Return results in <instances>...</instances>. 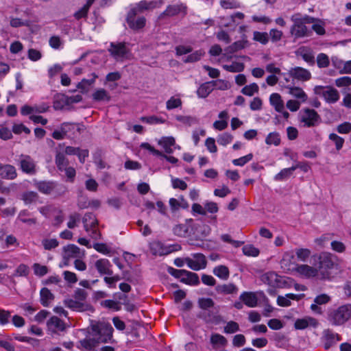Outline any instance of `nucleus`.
<instances>
[{
	"label": "nucleus",
	"instance_id": "nucleus-11",
	"mask_svg": "<svg viewBox=\"0 0 351 351\" xmlns=\"http://www.w3.org/2000/svg\"><path fill=\"white\" fill-rule=\"evenodd\" d=\"M186 265L194 271H199L206 268L207 261L205 256L201 253L192 254V258H186Z\"/></svg>",
	"mask_w": 351,
	"mask_h": 351
},
{
	"label": "nucleus",
	"instance_id": "nucleus-32",
	"mask_svg": "<svg viewBox=\"0 0 351 351\" xmlns=\"http://www.w3.org/2000/svg\"><path fill=\"white\" fill-rule=\"evenodd\" d=\"M181 282L192 286H197L199 284L198 275L187 270H184Z\"/></svg>",
	"mask_w": 351,
	"mask_h": 351
},
{
	"label": "nucleus",
	"instance_id": "nucleus-9",
	"mask_svg": "<svg viewBox=\"0 0 351 351\" xmlns=\"http://www.w3.org/2000/svg\"><path fill=\"white\" fill-rule=\"evenodd\" d=\"M163 2L161 0H152V1H141L130 8V10L134 11L135 13H143L145 11H151L156 8H159L162 6Z\"/></svg>",
	"mask_w": 351,
	"mask_h": 351
},
{
	"label": "nucleus",
	"instance_id": "nucleus-6",
	"mask_svg": "<svg viewBox=\"0 0 351 351\" xmlns=\"http://www.w3.org/2000/svg\"><path fill=\"white\" fill-rule=\"evenodd\" d=\"M111 56L119 61L131 59L132 55L130 45L125 43H119L117 44L111 43Z\"/></svg>",
	"mask_w": 351,
	"mask_h": 351
},
{
	"label": "nucleus",
	"instance_id": "nucleus-52",
	"mask_svg": "<svg viewBox=\"0 0 351 351\" xmlns=\"http://www.w3.org/2000/svg\"><path fill=\"white\" fill-rule=\"evenodd\" d=\"M34 273L36 276L42 277L46 275L48 271V267L45 265H42L39 263H34L32 266Z\"/></svg>",
	"mask_w": 351,
	"mask_h": 351
},
{
	"label": "nucleus",
	"instance_id": "nucleus-15",
	"mask_svg": "<svg viewBox=\"0 0 351 351\" xmlns=\"http://www.w3.org/2000/svg\"><path fill=\"white\" fill-rule=\"evenodd\" d=\"M48 330L54 334H58L66 330L64 322L56 316H52L47 322Z\"/></svg>",
	"mask_w": 351,
	"mask_h": 351
},
{
	"label": "nucleus",
	"instance_id": "nucleus-43",
	"mask_svg": "<svg viewBox=\"0 0 351 351\" xmlns=\"http://www.w3.org/2000/svg\"><path fill=\"white\" fill-rule=\"evenodd\" d=\"M139 120L143 122L147 123L149 125H157L162 124L165 122V120L162 118L158 117L156 116H148V117H141Z\"/></svg>",
	"mask_w": 351,
	"mask_h": 351
},
{
	"label": "nucleus",
	"instance_id": "nucleus-35",
	"mask_svg": "<svg viewBox=\"0 0 351 351\" xmlns=\"http://www.w3.org/2000/svg\"><path fill=\"white\" fill-rule=\"evenodd\" d=\"M55 162L58 169L60 171H63V169H65L69 165L68 159L66 158L64 154L62 152L56 153Z\"/></svg>",
	"mask_w": 351,
	"mask_h": 351
},
{
	"label": "nucleus",
	"instance_id": "nucleus-25",
	"mask_svg": "<svg viewBox=\"0 0 351 351\" xmlns=\"http://www.w3.org/2000/svg\"><path fill=\"white\" fill-rule=\"evenodd\" d=\"M150 251L154 255L162 256L168 254L171 251L165 247L162 243L158 241H154L149 243Z\"/></svg>",
	"mask_w": 351,
	"mask_h": 351
},
{
	"label": "nucleus",
	"instance_id": "nucleus-12",
	"mask_svg": "<svg viewBox=\"0 0 351 351\" xmlns=\"http://www.w3.org/2000/svg\"><path fill=\"white\" fill-rule=\"evenodd\" d=\"M137 14H138L135 13L134 11L129 10L127 15L126 20L128 26L134 30L141 29L145 25V18L143 16L136 18Z\"/></svg>",
	"mask_w": 351,
	"mask_h": 351
},
{
	"label": "nucleus",
	"instance_id": "nucleus-2",
	"mask_svg": "<svg viewBox=\"0 0 351 351\" xmlns=\"http://www.w3.org/2000/svg\"><path fill=\"white\" fill-rule=\"evenodd\" d=\"M291 20L293 22V25L291 27L290 33L294 39L311 36V31L307 28L306 24L313 23V18L308 16H302L300 14H295L291 16Z\"/></svg>",
	"mask_w": 351,
	"mask_h": 351
},
{
	"label": "nucleus",
	"instance_id": "nucleus-42",
	"mask_svg": "<svg viewBox=\"0 0 351 351\" xmlns=\"http://www.w3.org/2000/svg\"><path fill=\"white\" fill-rule=\"evenodd\" d=\"M293 171L294 168L292 167L289 168H285L274 176V180L276 181H283L287 180L292 175Z\"/></svg>",
	"mask_w": 351,
	"mask_h": 351
},
{
	"label": "nucleus",
	"instance_id": "nucleus-33",
	"mask_svg": "<svg viewBox=\"0 0 351 351\" xmlns=\"http://www.w3.org/2000/svg\"><path fill=\"white\" fill-rule=\"evenodd\" d=\"M53 299L54 296L49 289L46 287L41 289L40 291V302L43 306H49Z\"/></svg>",
	"mask_w": 351,
	"mask_h": 351
},
{
	"label": "nucleus",
	"instance_id": "nucleus-37",
	"mask_svg": "<svg viewBox=\"0 0 351 351\" xmlns=\"http://www.w3.org/2000/svg\"><path fill=\"white\" fill-rule=\"evenodd\" d=\"M223 69L231 73H239L243 71L245 65L241 62H232L231 64H223Z\"/></svg>",
	"mask_w": 351,
	"mask_h": 351
},
{
	"label": "nucleus",
	"instance_id": "nucleus-30",
	"mask_svg": "<svg viewBox=\"0 0 351 351\" xmlns=\"http://www.w3.org/2000/svg\"><path fill=\"white\" fill-rule=\"evenodd\" d=\"M250 46V43L246 35L241 36L240 40L236 41L227 48L230 53H234Z\"/></svg>",
	"mask_w": 351,
	"mask_h": 351
},
{
	"label": "nucleus",
	"instance_id": "nucleus-4",
	"mask_svg": "<svg viewBox=\"0 0 351 351\" xmlns=\"http://www.w3.org/2000/svg\"><path fill=\"white\" fill-rule=\"evenodd\" d=\"M318 267H317L319 279L331 280L334 277L332 270L335 266L333 256L328 252H322L318 257Z\"/></svg>",
	"mask_w": 351,
	"mask_h": 351
},
{
	"label": "nucleus",
	"instance_id": "nucleus-45",
	"mask_svg": "<svg viewBox=\"0 0 351 351\" xmlns=\"http://www.w3.org/2000/svg\"><path fill=\"white\" fill-rule=\"evenodd\" d=\"M258 91L259 87L256 83H252L249 85L245 86L241 90V93L243 95L249 97L253 96L255 93H258Z\"/></svg>",
	"mask_w": 351,
	"mask_h": 351
},
{
	"label": "nucleus",
	"instance_id": "nucleus-16",
	"mask_svg": "<svg viewBox=\"0 0 351 351\" xmlns=\"http://www.w3.org/2000/svg\"><path fill=\"white\" fill-rule=\"evenodd\" d=\"M295 271L302 277L305 278H311L317 277L319 279V274L317 269L312 266L302 264L298 265L295 267Z\"/></svg>",
	"mask_w": 351,
	"mask_h": 351
},
{
	"label": "nucleus",
	"instance_id": "nucleus-26",
	"mask_svg": "<svg viewBox=\"0 0 351 351\" xmlns=\"http://www.w3.org/2000/svg\"><path fill=\"white\" fill-rule=\"evenodd\" d=\"M269 104L278 112L285 110V103L279 93H272L269 96Z\"/></svg>",
	"mask_w": 351,
	"mask_h": 351
},
{
	"label": "nucleus",
	"instance_id": "nucleus-22",
	"mask_svg": "<svg viewBox=\"0 0 351 351\" xmlns=\"http://www.w3.org/2000/svg\"><path fill=\"white\" fill-rule=\"evenodd\" d=\"M319 324L318 321L312 317H305L302 319H298L294 324V326L298 330H303L308 326L316 328Z\"/></svg>",
	"mask_w": 351,
	"mask_h": 351
},
{
	"label": "nucleus",
	"instance_id": "nucleus-7",
	"mask_svg": "<svg viewBox=\"0 0 351 351\" xmlns=\"http://www.w3.org/2000/svg\"><path fill=\"white\" fill-rule=\"evenodd\" d=\"M313 90L315 94L322 95L327 103L334 104L339 99L338 90L332 87L316 86Z\"/></svg>",
	"mask_w": 351,
	"mask_h": 351
},
{
	"label": "nucleus",
	"instance_id": "nucleus-63",
	"mask_svg": "<svg viewBox=\"0 0 351 351\" xmlns=\"http://www.w3.org/2000/svg\"><path fill=\"white\" fill-rule=\"evenodd\" d=\"M329 58L325 53H319L317 57V64L319 68H325L329 65Z\"/></svg>",
	"mask_w": 351,
	"mask_h": 351
},
{
	"label": "nucleus",
	"instance_id": "nucleus-58",
	"mask_svg": "<svg viewBox=\"0 0 351 351\" xmlns=\"http://www.w3.org/2000/svg\"><path fill=\"white\" fill-rule=\"evenodd\" d=\"M42 244L46 250H51L58 246L59 242L56 239H45Z\"/></svg>",
	"mask_w": 351,
	"mask_h": 351
},
{
	"label": "nucleus",
	"instance_id": "nucleus-46",
	"mask_svg": "<svg viewBox=\"0 0 351 351\" xmlns=\"http://www.w3.org/2000/svg\"><path fill=\"white\" fill-rule=\"evenodd\" d=\"M295 255L298 261L306 262L311 256V251L307 248L295 249Z\"/></svg>",
	"mask_w": 351,
	"mask_h": 351
},
{
	"label": "nucleus",
	"instance_id": "nucleus-14",
	"mask_svg": "<svg viewBox=\"0 0 351 351\" xmlns=\"http://www.w3.org/2000/svg\"><path fill=\"white\" fill-rule=\"evenodd\" d=\"M186 13V7L182 3H175L169 5L166 10L162 12L159 16L160 19L165 16H174L177 15H185Z\"/></svg>",
	"mask_w": 351,
	"mask_h": 351
},
{
	"label": "nucleus",
	"instance_id": "nucleus-20",
	"mask_svg": "<svg viewBox=\"0 0 351 351\" xmlns=\"http://www.w3.org/2000/svg\"><path fill=\"white\" fill-rule=\"evenodd\" d=\"M304 297V294L287 293L285 296L278 295L277 298V304L280 306L287 307L291 306V300L299 301Z\"/></svg>",
	"mask_w": 351,
	"mask_h": 351
},
{
	"label": "nucleus",
	"instance_id": "nucleus-59",
	"mask_svg": "<svg viewBox=\"0 0 351 351\" xmlns=\"http://www.w3.org/2000/svg\"><path fill=\"white\" fill-rule=\"evenodd\" d=\"M269 36L271 40L272 43H276L280 41L283 36V33L282 31L278 30V29L274 28L271 29L268 33V36Z\"/></svg>",
	"mask_w": 351,
	"mask_h": 351
},
{
	"label": "nucleus",
	"instance_id": "nucleus-61",
	"mask_svg": "<svg viewBox=\"0 0 351 351\" xmlns=\"http://www.w3.org/2000/svg\"><path fill=\"white\" fill-rule=\"evenodd\" d=\"M213 84V87L216 88L217 89L225 90H228L230 88V84L228 82L223 80H217L210 81Z\"/></svg>",
	"mask_w": 351,
	"mask_h": 351
},
{
	"label": "nucleus",
	"instance_id": "nucleus-23",
	"mask_svg": "<svg viewBox=\"0 0 351 351\" xmlns=\"http://www.w3.org/2000/svg\"><path fill=\"white\" fill-rule=\"evenodd\" d=\"M239 299L250 308L256 307L258 304V298L254 292L244 291L240 295Z\"/></svg>",
	"mask_w": 351,
	"mask_h": 351
},
{
	"label": "nucleus",
	"instance_id": "nucleus-38",
	"mask_svg": "<svg viewBox=\"0 0 351 351\" xmlns=\"http://www.w3.org/2000/svg\"><path fill=\"white\" fill-rule=\"evenodd\" d=\"M213 274L222 280H227L230 276L228 268L225 265H219L213 269Z\"/></svg>",
	"mask_w": 351,
	"mask_h": 351
},
{
	"label": "nucleus",
	"instance_id": "nucleus-10",
	"mask_svg": "<svg viewBox=\"0 0 351 351\" xmlns=\"http://www.w3.org/2000/svg\"><path fill=\"white\" fill-rule=\"evenodd\" d=\"M319 115L313 109L305 108L300 113V120L306 127L316 125L319 123Z\"/></svg>",
	"mask_w": 351,
	"mask_h": 351
},
{
	"label": "nucleus",
	"instance_id": "nucleus-41",
	"mask_svg": "<svg viewBox=\"0 0 351 351\" xmlns=\"http://www.w3.org/2000/svg\"><path fill=\"white\" fill-rule=\"evenodd\" d=\"M210 343L213 347L225 346L227 344V339L223 335L215 333L211 335Z\"/></svg>",
	"mask_w": 351,
	"mask_h": 351
},
{
	"label": "nucleus",
	"instance_id": "nucleus-64",
	"mask_svg": "<svg viewBox=\"0 0 351 351\" xmlns=\"http://www.w3.org/2000/svg\"><path fill=\"white\" fill-rule=\"evenodd\" d=\"M331 300V298L326 293H322L317 295L313 302L318 304L319 305H324L329 303Z\"/></svg>",
	"mask_w": 351,
	"mask_h": 351
},
{
	"label": "nucleus",
	"instance_id": "nucleus-53",
	"mask_svg": "<svg viewBox=\"0 0 351 351\" xmlns=\"http://www.w3.org/2000/svg\"><path fill=\"white\" fill-rule=\"evenodd\" d=\"M220 5L224 9H236L241 7L237 0H220Z\"/></svg>",
	"mask_w": 351,
	"mask_h": 351
},
{
	"label": "nucleus",
	"instance_id": "nucleus-24",
	"mask_svg": "<svg viewBox=\"0 0 351 351\" xmlns=\"http://www.w3.org/2000/svg\"><path fill=\"white\" fill-rule=\"evenodd\" d=\"M286 87L288 89V93L295 98L296 100L302 103L307 101L308 95L302 88L291 86H287Z\"/></svg>",
	"mask_w": 351,
	"mask_h": 351
},
{
	"label": "nucleus",
	"instance_id": "nucleus-8",
	"mask_svg": "<svg viewBox=\"0 0 351 351\" xmlns=\"http://www.w3.org/2000/svg\"><path fill=\"white\" fill-rule=\"evenodd\" d=\"M16 165L26 174L34 175L36 173V162L29 155L21 154L16 160Z\"/></svg>",
	"mask_w": 351,
	"mask_h": 351
},
{
	"label": "nucleus",
	"instance_id": "nucleus-18",
	"mask_svg": "<svg viewBox=\"0 0 351 351\" xmlns=\"http://www.w3.org/2000/svg\"><path fill=\"white\" fill-rule=\"evenodd\" d=\"M322 340L325 349H329L333 345L340 341L339 335L330 329L324 330Z\"/></svg>",
	"mask_w": 351,
	"mask_h": 351
},
{
	"label": "nucleus",
	"instance_id": "nucleus-56",
	"mask_svg": "<svg viewBox=\"0 0 351 351\" xmlns=\"http://www.w3.org/2000/svg\"><path fill=\"white\" fill-rule=\"evenodd\" d=\"M239 330V325L234 321L228 322L224 326L223 331L226 334H232Z\"/></svg>",
	"mask_w": 351,
	"mask_h": 351
},
{
	"label": "nucleus",
	"instance_id": "nucleus-49",
	"mask_svg": "<svg viewBox=\"0 0 351 351\" xmlns=\"http://www.w3.org/2000/svg\"><path fill=\"white\" fill-rule=\"evenodd\" d=\"M176 235L180 237H186L189 232V226L187 224H178L173 229Z\"/></svg>",
	"mask_w": 351,
	"mask_h": 351
},
{
	"label": "nucleus",
	"instance_id": "nucleus-40",
	"mask_svg": "<svg viewBox=\"0 0 351 351\" xmlns=\"http://www.w3.org/2000/svg\"><path fill=\"white\" fill-rule=\"evenodd\" d=\"M29 215V213L27 210H23L19 213L17 219L22 223H27L29 226L36 224L37 222L36 219L28 217Z\"/></svg>",
	"mask_w": 351,
	"mask_h": 351
},
{
	"label": "nucleus",
	"instance_id": "nucleus-36",
	"mask_svg": "<svg viewBox=\"0 0 351 351\" xmlns=\"http://www.w3.org/2000/svg\"><path fill=\"white\" fill-rule=\"evenodd\" d=\"M64 304L66 307L73 311H83L85 310L84 303L77 300L67 299L64 300Z\"/></svg>",
	"mask_w": 351,
	"mask_h": 351
},
{
	"label": "nucleus",
	"instance_id": "nucleus-51",
	"mask_svg": "<svg viewBox=\"0 0 351 351\" xmlns=\"http://www.w3.org/2000/svg\"><path fill=\"white\" fill-rule=\"evenodd\" d=\"M328 138L335 143L337 150L339 151L343 147L345 141L343 138L335 133H331L329 134Z\"/></svg>",
	"mask_w": 351,
	"mask_h": 351
},
{
	"label": "nucleus",
	"instance_id": "nucleus-57",
	"mask_svg": "<svg viewBox=\"0 0 351 351\" xmlns=\"http://www.w3.org/2000/svg\"><path fill=\"white\" fill-rule=\"evenodd\" d=\"M233 140V136L229 133H223L217 137V143L223 146H226Z\"/></svg>",
	"mask_w": 351,
	"mask_h": 351
},
{
	"label": "nucleus",
	"instance_id": "nucleus-28",
	"mask_svg": "<svg viewBox=\"0 0 351 351\" xmlns=\"http://www.w3.org/2000/svg\"><path fill=\"white\" fill-rule=\"evenodd\" d=\"M215 291L219 294L229 295L237 294L239 289L234 284L228 283L217 285Z\"/></svg>",
	"mask_w": 351,
	"mask_h": 351
},
{
	"label": "nucleus",
	"instance_id": "nucleus-19",
	"mask_svg": "<svg viewBox=\"0 0 351 351\" xmlns=\"http://www.w3.org/2000/svg\"><path fill=\"white\" fill-rule=\"evenodd\" d=\"M290 75L293 80L301 82H306L311 78V73L309 71L302 67L296 66L290 69Z\"/></svg>",
	"mask_w": 351,
	"mask_h": 351
},
{
	"label": "nucleus",
	"instance_id": "nucleus-50",
	"mask_svg": "<svg viewBox=\"0 0 351 351\" xmlns=\"http://www.w3.org/2000/svg\"><path fill=\"white\" fill-rule=\"evenodd\" d=\"M182 104V100L179 97H171L167 101L166 108L168 110H171L181 107Z\"/></svg>",
	"mask_w": 351,
	"mask_h": 351
},
{
	"label": "nucleus",
	"instance_id": "nucleus-39",
	"mask_svg": "<svg viewBox=\"0 0 351 351\" xmlns=\"http://www.w3.org/2000/svg\"><path fill=\"white\" fill-rule=\"evenodd\" d=\"M281 139L278 132H273L267 134L265 138V143L268 145L278 146L280 144Z\"/></svg>",
	"mask_w": 351,
	"mask_h": 351
},
{
	"label": "nucleus",
	"instance_id": "nucleus-1",
	"mask_svg": "<svg viewBox=\"0 0 351 351\" xmlns=\"http://www.w3.org/2000/svg\"><path fill=\"white\" fill-rule=\"evenodd\" d=\"M110 339V324L108 322H98L91 325L86 337L80 341L82 348L88 351H95L101 343H106Z\"/></svg>",
	"mask_w": 351,
	"mask_h": 351
},
{
	"label": "nucleus",
	"instance_id": "nucleus-17",
	"mask_svg": "<svg viewBox=\"0 0 351 351\" xmlns=\"http://www.w3.org/2000/svg\"><path fill=\"white\" fill-rule=\"evenodd\" d=\"M95 266L97 271L101 275H107L104 277V281L110 287V262L106 258H101L97 260Z\"/></svg>",
	"mask_w": 351,
	"mask_h": 351
},
{
	"label": "nucleus",
	"instance_id": "nucleus-5",
	"mask_svg": "<svg viewBox=\"0 0 351 351\" xmlns=\"http://www.w3.org/2000/svg\"><path fill=\"white\" fill-rule=\"evenodd\" d=\"M84 228L88 235L93 239H100L101 234L98 228V221L92 213H86L82 219Z\"/></svg>",
	"mask_w": 351,
	"mask_h": 351
},
{
	"label": "nucleus",
	"instance_id": "nucleus-47",
	"mask_svg": "<svg viewBox=\"0 0 351 351\" xmlns=\"http://www.w3.org/2000/svg\"><path fill=\"white\" fill-rule=\"evenodd\" d=\"M38 199V195L34 191H27L23 194L22 199L25 204H30L36 202Z\"/></svg>",
	"mask_w": 351,
	"mask_h": 351
},
{
	"label": "nucleus",
	"instance_id": "nucleus-29",
	"mask_svg": "<svg viewBox=\"0 0 351 351\" xmlns=\"http://www.w3.org/2000/svg\"><path fill=\"white\" fill-rule=\"evenodd\" d=\"M97 78V75L95 73H91L88 79L82 80V81L77 84V88L81 90V93H86L92 87Z\"/></svg>",
	"mask_w": 351,
	"mask_h": 351
},
{
	"label": "nucleus",
	"instance_id": "nucleus-55",
	"mask_svg": "<svg viewBox=\"0 0 351 351\" xmlns=\"http://www.w3.org/2000/svg\"><path fill=\"white\" fill-rule=\"evenodd\" d=\"M243 252L245 256L256 257L259 254V250L253 245H246L243 246Z\"/></svg>",
	"mask_w": 351,
	"mask_h": 351
},
{
	"label": "nucleus",
	"instance_id": "nucleus-34",
	"mask_svg": "<svg viewBox=\"0 0 351 351\" xmlns=\"http://www.w3.org/2000/svg\"><path fill=\"white\" fill-rule=\"evenodd\" d=\"M213 90L211 82L203 83L197 90V95L199 98H206Z\"/></svg>",
	"mask_w": 351,
	"mask_h": 351
},
{
	"label": "nucleus",
	"instance_id": "nucleus-27",
	"mask_svg": "<svg viewBox=\"0 0 351 351\" xmlns=\"http://www.w3.org/2000/svg\"><path fill=\"white\" fill-rule=\"evenodd\" d=\"M64 258L69 259L71 258H80V249L74 244H69L63 247Z\"/></svg>",
	"mask_w": 351,
	"mask_h": 351
},
{
	"label": "nucleus",
	"instance_id": "nucleus-48",
	"mask_svg": "<svg viewBox=\"0 0 351 351\" xmlns=\"http://www.w3.org/2000/svg\"><path fill=\"white\" fill-rule=\"evenodd\" d=\"M204 53L205 52L202 49L197 50L186 56L183 61L186 63L197 62L201 59Z\"/></svg>",
	"mask_w": 351,
	"mask_h": 351
},
{
	"label": "nucleus",
	"instance_id": "nucleus-54",
	"mask_svg": "<svg viewBox=\"0 0 351 351\" xmlns=\"http://www.w3.org/2000/svg\"><path fill=\"white\" fill-rule=\"evenodd\" d=\"M92 98L95 101H101L108 99V97L107 92L104 89L99 88L93 93Z\"/></svg>",
	"mask_w": 351,
	"mask_h": 351
},
{
	"label": "nucleus",
	"instance_id": "nucleus-44",
	"mask_svg": "<svg viewBox=\"0 0 351 351\" xmlns=\"http://www.w3.org/2000/svg\"><path fill=\"white\" fill-rule=\"evenodd\" d=\"M253 40L256 42L260 43L263 45H265L269 42L268 33L254 31L253 32Z\"/></svg>",
	"mask_w": 351,
	"mask_h": 351
},
{
	"label": "nucleus",
	"instance_id": "nucleus-21",
	"mask_svg": "<svg viewBox=\"0 0 351 351\" xmlns=\"http://www.w3.org/2000/svg\"><path fill=\"white\" fill-rule=\"evenodd\" d=\"M17 177L15 167L8 164L0 163V178L5 180H14Z\"/></svg>",
	"mask_w": 351,
	"mask_h": 351
},
{
	"label": "nucleus",
	"instance_id": "nucleus-60",
	"mask_svg": "<svg viewBox=\"0 0 351 351\" xmlns=\"http://www.w3.org/2000/svg\"><path fill=\"white\" fill-rule=\"evenodd\" d=\"M11 311L0 308V326H5L10 322Z\"/></svg>",
	"mask_w": 351,
	"mask_h": 351
},
{
	"label": "nucleus",
	"instance_id": "nucleus-3",
	"mask_svg": "<svg viewBox=\"0 0 351 351\" xmlns=\"http://www.w3.org/2000/svg\"><path fill=\"white\" fill-rule=\"evenodd\" d=\"M350 319H351V304L330 308L327 313V320L332 326H342Z\"/></svg>",
	"mask_w": 351,
	"mask_h": 351
},
{
	"label": "nucleus",
	"instance_id": "nucleus-62",
	"mask_svg": "<svg viewBox=\"0 0 351 351\" xmlns=\"http://www.w3.org/2000/svg\"><path fill=\"white\" fill-rule=\"evenodd\" d=\"M252 158H253L252 154H249L242 156L239 158L233 160L232 163L235 166L243 167L246 163L250 162L252 159Z\"/></svg>",
	"mask_w": 351,
	"mask_h": 351
},
{
	"label": "nucleus",
	"instance_id": "nucleus-13",
	"mask_svg": "<svg viewBox=\"0 0 351 351\" xmlns=\"http://www.w3.org/2000/svg\"><path fill=\"white\" fill-rule=\"evenodd\" d=\"M36 188L42 193L50 195L56 192L58 187L62 188V185L58 184L55 181H39L35 183Z\"/></svg>",
	"mask_w": 351,
	"mask_h": 351
},
{
	"label": "nucleus",
	"instance_id": "nucleus-31",
	"mask_svg": "<svg viewBox=\"0 0 351 351\" xmlns=\"http://www.w3.org/2000/svg\"><path fill=\"white\" fill-rule=\"evenodd\" d=\"M158 144L163 147L167 154L173 152V146L175 145V138L173 136H162L158 141Z\"/></svg>",
	"mask_w": 351,
	"mask_h": 351
}]
</instances>
